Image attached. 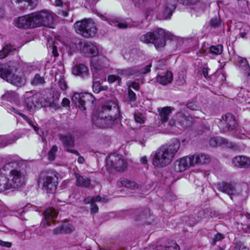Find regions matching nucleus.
<instances>
[{
    "instance_id": "6e6552de",
    "label": "nucleus",
    "mask_w": 250,
    "mask_h": 250,
    "mask_svg": "<svg viewBox=\"0 0 250 250\" xmlns=\"http://www.w3.org/2000/svg\"><path fill=\"white\" fill-rule=\"evenodd\" d=\"M95 101L94 96L90 93H75L72 97V101L80 109L86 110V104H92Z\"/></svg>"
},
{
    "instance_id": "13d9d810",
    "label": "nucleus",
    "mask_w": 250,
    "mask_h": 250,
    "mask_svg": "<svg viewBox=\"0 0 250 250\" xmlns=\"http://www.w3.org/2000/svg\"><path fill=\"white\" fill-rule=\"evenodd\" d=\"M0 246L7 248H10L12 246V244L10 242H4L0 240Z\"/></svg>"
},
{
    "instance_id": "2eb2a0df",
    "label": "nucleus",
    "mask_w": 250,
    "mask_h": 250,
    "mask_svg": "<svg viewBox=\"0 0 250 250\" xmlns=\"http://www.w3.org/2000/svg\"><path fill=\"white\" fill-rule=\"evenodd\" d=\"M218 189L219 191L229 195H238L242 192V189L239 185L226 182L219 183Z\"/></svg>"
},
{
    "instance_id": "7c9ffc66",
    "label": "nucleus",
    "mask_w": 250,
    "mask_h": 250,
    "mask_svg": "<svg viewBox=\"0 0 250 250\" xmlns=\"http://www.w3.org/2000/svg\"><path fill=\"white\" fill-rule=\"evenodd\" d=\"M176 118L178 122L184 126H188L189 125V123H188V117L185 118V115L182 112H179L177 113Z\"/></svg>"
},
{
    "instance_id": "5701e85b",
    "label": "nucleus",
    "mask_w": 250,
    "mask_h": 250,
    "mask_svg": "<svg viewBox=\"0 0 250 250\" xmlns=\"http://www.w3.org/2000/svg\"><path fill=\"white\" fill-rule=\"evenodd\" d=\"M139 68L138 66H133L124 69H117V74L125 77H130L134 74L138 73Z\"/></svg>"
},
{
    "instance_id": "2f4dec72",
    "label": "nucleus",
    "mask_w": 250,
    "mask_h": 250,
    "mask_svg": "<svg viewBox=\"0 0 250 250\" xmlns=\"http://www.w3.org/2000/svg\"><path fill=\"white\" fill-rule=\"evenodd\" d=\"M3 97L10 102L15 101L19 98L18 94L14 91H8L3 95Z\"/></svg>"
},
{
    "instance_id": "c9c22d12",
    "label": "nucleus",
    "mask_w": 250,
    "mask_h": 250,
    "mask_svg": "<svg viewBox=\"0 0 250 250\" xmlns=\"http://www.w3.org/2000/svg\"><path fill=\"white\" fill-rule=\"evenodd\" d=\"M15 113H16L17 114H19V115L20 116H21V117H22V118L24 120H25V121H26L28 123V124H29L30 125L32 126L33 127V128H34V129L35 130V131H37L39 130V128H38L37 126H36L32 124V122L31 120H30V119L27 117V116H26L25 115H24V114H22V113H20V112H18V111H16V112L15 111Z\"/></svg>"
},
{
    "instance_id": "473e14b6",
    "label": "nucleus",
    "mask_w": 250,
    "mask_h": 250,
    "mask_svg": "<svg viewBox=\"0 0 250 250\" xmlns=\"http://www.w3.org/2000/svg\"><path fill=\"white\" fill-rule=\"evenodd\" d=\"M223 51V47L221 44L212 45L210 47V53L216 55L221 54Z\"/></svg>"
},
{
    "instance_id": "603ef678",
    "label": "nucleus",
    "mask_w": 250,
    "mask_h": 250,
    "mask_svg": "<svg viewBox=\"0 0 250 250\" xmlns=\"http://www.w3.org/2000/svg\"><path fill=\"white\" fill-rule=\"evenodd\" d=\"M151 66V64H149L146 65L145 67L142 68V69H139V72L138 73L142 74L147 73V72L150 71Z\"/></svg>"
},
{
    "instance_id": "774afa93",
    "label": "nucleus",
    "mask_w": 250,
    "mask_h": 250,
    "mask_svg": "<svg viewBox=\"0 0 250 250\" xmlns=\"http://www.w3.org/2000/svg\"><path fill=\"white\" fill-rule=\"evenodd\" d=\"M62 4V1L61 0H56L54 1V5L57 6H61Z\"/></svg>"
},
{
    "instance_id": "4be33fe9",
    "label": "nucleus",
    "mask_w": 250,
    "mask_h": 250,
    "mask_svg": "<svg viewBox=\"0 0 250 250\" xmlns=\"http://www.w3.org/2000/svg\"><path fill=\"white\" fill-rule=\"evenodd\" d=\"M173 110L174 108L170 106H166L158 109L159 119L163 124L168 121L169 115Z\"/></svg>"
},
{
    "instance_id": "09e8293b",
    "label": "nucleus",
    "mask_w": 250,
    "mask_h": 250,
    "mask_svg": "<svg viewBox=\"0 0 250 250\" xmlns=\"http://www.w3.org/2000/svg\"><path fill=\"white\" fill-rule=\"evenodd\" d=\"M235 249L236 250H249V249L241 242L237 243Z\"/></svg>"
},
{
    "instance_id": "423d86ee",
    "label": "nucleus",
    "mask_w": 250,
    "mask_h": 250,
    "mask_svg": "<svg viewBox=\"0 0 250 250\" xmlns=\"http://www.w3.org/2000/svg\"><path fill=\"white\" fill-rule=\"evenodd\" d=\"M165 30L159 29L141 36L140 40L145 43H153L156 48H158L165 45Z\"/></svg>"
},
{
    "instance_id": "79ce46f5",
    "label": "nucleus",
    "mask_w": 250,
    "mask_h": 250,
    "mask_svg": "<svg viewBox=\"0 0 250 250\" xmlns=\"http://www.w3.org/2000/svg\"><path fill=\"white\" fill-rule=\"evenodd\" d=\"M225 236L224 234L217 232L215 234L212 238V243L214 245L218 241H220L224 239Z\"/></svg>"
},
{
    "instance_id": "aec40b11",
    "label": "nucleus",
    "mask_w": 250,
    "mask_h": 250,
    "mask_svg": "<svg viewBox=\"0 0 250 250\" xmlns=\"http://www.w3.org/2000/svg\"><path fill=\"white\" fill-rule=\"evenodd\" d=\"M233 165L238 167H248L250 166V160L246 157L238 156L232 160Z\"/></svg>"
},
{
    "instance_id": "7ed1b4c3",
    "label": "nucleus",
    "mask_w": 250,
    "mask_h": 250,
    "mask_svg": "<svg viewBox=\"0 0 250 250\" xmlns=\"http://www.w3.org/2000/svg\"><path fill=\"white\" fill-rule=\"evenodd\" d=\"M11 164H6L0 169V192L13 191L24 184V176L20 170L10 169L8 176L4 173L9 170Z\"/></svg>"
},
{
    "instance_id": "9d476101",
    "label": "nucleus",
    "mask_w": 250,
    "mask_h": 250,
    "mask_svg": "<svg viewBox=\"0 0 250 250\" xmlns=\"http://www.w3.org/2000/svg\"><path fill=\"white\" fill-rule=\"evenodd\" d=\"M222 119L218 123V126L220 130L223 132H227L234 129L237 123L235 117L231 113H227L222 116Z\"/></svg>"
},
{
    "instance_id": "f8f14e48",
    "label": "nucleus",
    "mask_w": 250,
    "mask_h": 250,
    "mask_svg": "<svg viewBox=\"0 0 250 250\" xmlns=\"http://www.w3.org/2000/svg\"><path fill=\"white\" fill-rule=\"evenodd\" d=\"M39 184L47 193H53L55 192L58 185L57 178L55 175L54 176H45L42 177L39 179Z\"/></svg>"
},
{
    "instance_id": "1a4fd4ad",
    "label": "nucleus",
    "mask_w": 250,
    "mask_h": 250,
    "mask_svg": "<svg viewBox=\"0 0 250 250\" xmlns=\"http://www.w3.org/2000/svg\"><path fill=\"white\" fill-rule=\"evenodd\" d=\"M12 69L9 65L8 72L5 73L6 74H4L2 79L17 87H21L24 85L26 83L25 75L19 71H17L15 74H12Z\"/></svg>"
},
{
    "instance_id": "4468645a",
    "label": "nucleus",
    "mask_w": 250,
    "mask_h": 250,
    "mask_svg": "<svg viewBox=\"0 0 250 250\" xmlns=\"http://www.w3.org/2000/svg\"><path fill=\"white\" fill-rule=\"evenodd\" d=\"M193 166L190 155L176 160L173 164V169L177 172H182Z\"/></svg>"
},
{
    "instance_id": "c756f323",
    "label": "nucleus",
    "mask_w": 250,
    "mask_h": 250,
    "mask_svg": "<svg viewBox=\"0 0 250 250\" xmlns=\"http://www.w3.org/2000/svg\"><path fill=\"white\" fill-rule=\"evenodd\" d=\"M45 83L44 77L41 76L39 74H36L32 80L31 81V83L33 85H43Z\"/></svg>"
},
{
    "instance_id": "49530a36",
    "label": "nucleus",
    "mask_w": 250,
    "mask_h": 250,
    "mask_svg": "<svg viewBox=\"0 0 250 250\" xmlns=\"http://www.w3.org/2000/svg\"><path fill=\"white\" fill-rule=\"evenodd\" d=\"M58 83L59 86L62 90H65L67 88V83L63 78H60Z\"/></svg>"
},
{
    "instance_id": "bf43d9fd",
    "label": "nucleus",
    "mask_w": 250,
    "mask_h": 250,
    "mask_svg": "<svg viewBox=\"0 0 250 250\" xmlns=\"http://www.w3.org/2000/svg\"><path fill=\"white\" fill-rule=\"evenodd\" d=\"M93 199L94 198H93V196L87 197L84 199V203L86 204H88L89 203H91V204L92 203H94Z\"/></svg>"
},
{
    "instance_id": "680f3d73",
    "label": "nucleus",
    "mask_w": 250,
    "mask_h": 250,
    "mask_svg": "<svg viewBox=\"0 0 250 250\" xmlns=\"http://www.w3.org/2000/svg\"><path fill=\"white\" fill-rule=\"evenodd\" d=\"M52 53L54 57H58L59 56V53L57 51V47L55 45H53L52 47Z\"/></svg>"
},
{
    "instance_id": "393cba45",
    "label": "nucleus",
    "mask_w": 250,
    "mask_h": 250,
    "mask_svg": "<svg viewBox=\"0 0 250 250\" xmlns=\"http://www.w3.org/2000/svg\"><path fill=\"white\" fill-rule=\"evenodd\" d=\"M58 136L60 140L62 142V145L65 147H72L74 146V140L71 135L68 134L67 135H64L62 134H60Z\"/></svg>"
},
{
    "instance_id": "338daca9",
    "label": "nucleus",
    "mask_w": 250,
    "mask_h": 250,
    "mask_svg": "<svg viewBox=\"0 0 250 250\" xmlns=\"http://www.w3.org/2000/svg\"><path fill=\"white\" fill-rule=\"evenodd\" d=\"M244 71V73L248 77H250V66L248 68H247L243 70Z\"/></svg>"
},
{
    "instance_id": "58836bf2",
    "label": "nucleus",
    "mask_w": 250,
    "mask_h": 250,
    "mask_svg": "<svg viewBox=\"0 0 250 250\" xmlns=\"http://www.w3.org/2000/svg\"><path fill=\"white\" fill-rule=\"evenodd\" d=\"M188 108L192 110H198L200 109V107L196 102H189L187 104Z\"/></svg>"
},
{
    "instance_id": "37998d69",
    "label": "nucleus",
    "mask_w": 250,
    "mask_h": 250,
    "mask_svg": "<svg viewBox=\"0 0 250 250\" xmlns=\"http://www.w3.org/2000/svg\"><path fill=\"white\" fill-rule=\"evenodd\" d=\"M63 233H69L73 231V228L69 224H63L61 226Z\"/></svg>"
},
{
    "instance_id": "4c0bfd02",
    "label": "nucleus",
    "mask_w": 250,
    "mask_h": 250,
    "mask_svg": "<svg viewBox=\"0 0 250 250\" xmlns=\"http://www.w3.org/2000/svg\"><path fill=\"white\" fill-rule=\"evenodd\" d=\"M250 30V27L249 26L247 25L243 26V27L240 29L239 34L240 37L242 38H245L248 33H249Z\"/></svg>"
},
{
    "instance_id": "e433bc0d",
    "label": "nucleus",
    "mask_w": 250,
    "mask_h": 250,
    "mask_svg": "<svg viewBox=\"0 0 250 250\" xmlns=\"http://www.w3.org/2000/svg\"><path fill=\"white\" fill-rule=\"evenodd\" d=\"M108 81L109 83H113L116 81L118 82L119 85H120L122 83V79L118 76L114 75H110L108 76Z\"/></svg>"
},
{
    "instance_id": "dca6fc26",
    "label": "nucleus",
    "mask_w": 250,
    "mask_h": 250,
    "mask_svg": "<svg viewBox=\"0 0 250 250\" xmlns=\"http://www.w3.org/2000/svg\"><path fill=\"white\" fill-rule=\"evenodd\" d=\"M73 74L83 78H85L89 75V71L87 66L83 63L76 64L72 68Z\"/></svg>"
},
{
    "instance_id": "5fc2aeb1",
    "label": "nucleus",
    "mask_w": 250,
    "mask_h": 250,
    "mask_svg": "<svg viewBox=\"0 0 250 250\" xmlns=\"http://www.w3.org/2000/svg\"><path fill=\"white\" fill-rule=\"evenodd\" d=\"M134 119L135 121L138 123L142 124L144 122V120L142 117L141 115L139 114H134Z\"/></svg>"
},
{
    "instance_id": "a211bd4d",
    "label": "nucleus",
    "mask_w": 250,
    "mask_h": 250,
    "mask_svg": "<svg viewBox=\"0 0 250 250\" xmlns=\"http://www.w3.org/2000/svg\"><path fill=\"white\" fill-rule=\"evenodd\" d=\"M209 144L213 147H216L224 145L225 146L235 149L236 146L231 142H228L226 139L220 137L211 138L209 141Z\"/></svg>"
},
{
    "instance_id": "f3484780",
    "label": "nucleus",
    "mask_w": 250,
    "mask_h": 250,
    "mask_svg": "<svg viewBox=\"0 0 250 250\" xmlns=\"http://www.w3.org/2000/svg\"><path fill=\"white\" fill-rule=\"evenodd\" d=\"M44 220L42 222V227L44 228L51 225V222H54L57 216V212L52 208H48L43 213Z\"/></svg>"
},
{
    "instance_id": "69168bd1",
    "label": "nucleus",
    "mask_w": 250,
    "mask_h": 250,
    "mask_svg": "<svg viewBox=\"0 0 250 250\" xmlns=\"http://www.w3.org/2000/svg\"><path fill=\"white\" fill-rule=\"evenodd\" d=\"M117 26L119 28L125 29L127 27V24L125 23H119Z\"/></svg>"
},
{
    "instance_id": "c03bdc74",
    "label": "nucleus",
    "mask_w": 250,
    "mask_h": 250,
    "mask_svg": "<svg viewBox=\"0 0 250 250\" xmlns=\"http://www.w3.org/2000/svg\"><path fill=\"white\" fill-rule=\"evenodd\" d=\"M101 89V84L99 81H95L94 80L93 82V90L94 92L98 93Z\"/></svg>"
},
{
    "instance_id": "0eeeda50",
    "label": "nucleus",
    "mask_w": 250,
    "mask_h": 250,
    "mask_svg": "<svg viewBox=\"0 0 250 250\" xmlns=\"http://www.w3.org/2000/svg\"><path fill=\"white\" fill-rule=\"evenodd\" d=\"M36 27L41 26H49L52 24L55 15L48 10H42L33 13Z\"/></svg>"
},
{
    "instance_id": "de8ad7c7",
    "label": "nucleus",
    "mask_w": 250,
    "mask_h": 250,
    "mask_svg": "<svg viewBox=\"0 0 250 250\" xmlns=\"http://www.w3.org/2000/svg\"><path fill=\"white\" fill-rule=\"evenodd\" d=\"M165 250H179V246L174 242H172L169 246L166 247Z\"/></svg>"
},
{
    "instance_id": "3c124183",
    "label": "nucleus",
    "mask_w": 250,
    "mask_h": 250,
    "mask_svg": "<svg viewBox=\"0 0 250 250\" xmlns=\"http://www.w3.org/2000/svg\"><path fill=\"white\" fill-rule=\"evenodd\" d=\"M220 22V20L219 19H218L217 18L212 19L210 21V25L212 26L215 27L219 24Z\"/></svg>"
},
{
    "instance_id": "412c9836",
    "label": "nucleus",
    "mask_w": 250,
    "mask_h": 250,
    "mask_svg": "<svg viewBox=\"0 0 250 250\" xmlns=\"http://www.w3.org/2000/svg\"><path fill=\"white\" fill-rule=\"evenodd\" d=\"M193 166L195 164H204L210 161V157L205 154L190 155Z\"/></svg>"
},
{
    "instance_id": "a878e982",
    "label": "nucleus",
    "mask_w": 250,
    "mask_h": 250,
    "mask_svg": "<svg viewBox=\"0 0 250 250\" xmlns=\"http://www.w3.org/2000/svg\"><path fill=\"white\" fill-rule=\"evenodd\" d=\"M117 185L119 187L124 186L131 189H135L138 188V185L134 181L127 179H121L117 182Z\"/></svg>"
},
{
    "instance_id": "20e7f679",
    "label": "nucleus",
    "mask_w": 250,
    "mask_h": 250,
    "mask_svg": "<svg viewBox=\"0 0 250 250\" xmlns=\"http://www.w3.org/2000/svg\"><path fill=\"white\" fill-rule=\"evenodd\" d=\"M76 32L85 38L93 37L96 32V25L91 19H84L74 23Z\"/></svg>"
},
{
    "instance_id": "e2e57ef3",
    "label": "nucleus",
    "mask_w": 250,
    "mask_h": 250,
    "mask_svg": "<svg viewBox=\"0 0 250 250\" xmlns=\"http://www.w3.org/2000/svg\"><path fill=\"white\" fill-rule=\"evenodd\" d=\"M93 202L95 203V202H105L104 198H102L100 196L96 197H93Z\"/></svg>"
},
{
    "instance_id": "4d7b16f0",
    "label": "nucleus",
    "mask_w": 250,
    "mask_h": 250,
    "mask_svg": "<svg viewBox=\"0 0 250 250\" xmlns=\"http://www.w3.org/2000/svg\"><path fill=\"white\" fill-rule=\"evenodd\" d=\"M53 231V233L56 235L60 234L61 233H63V230H62V229L61 228V226L57 227L56 229H54Z\"/></svg>"
},
{
    "instance_id": "f03ea898",
    "label": "nucleus",
    "mask_w": 250,
    "mask_h": 250,
    "mask_svg": "<svg viewBox=\"0 0 250 250\" xmlns=\"http://www.w3.org/2000/svg\"><path fill=\"white\" fill-rule=\"evenodd\" d=\"M180 147V143L176 138L161 146L152 157L153 166L156 168H162L168 165L172 161Z\"/></svg>"
},
{
    "instance_id": "c85d7f7f",
    "label": "nucleus",
    "mask_w": 250,
    "mask_h": 250,
    "mask_svg": "<svg viewBox=\"0 0 250 250\" xmlns=\"http://www.w3.org/2000/svg\"><path fill=\"white\" fill-rule=\"evenodd\" d=\"M149 215V212L147 210H137L135 211L134 218L136 221H142L146 220Z\"/></svg>"
},
{
    "instance_id": "f257e3e1",
    "label": "nucleus",
    "mask_w": 250,
    "mask_h": 250,
    "mask_svg": "<svg viewBox=\"0 0 250 250\" xmlns=\"http://www.w3.org/2000/svg\"><path fill=\"white\" fill-rule=\"evenodd\" d=\"M120 114L119 106L117 100L105 103L101 109L93 116V123L96 126L104 128L111 126Z\"/></svg>"
},
{
    "instance_id": "6ab92c4d",
    "label": "nucleus",
    "mask_w": 250,
    "mask_h": 250,
    "mask_svg": "<svg viewBox=\"0 0 250 250\" xmlns=\"http://www.w3.org/2000/svg\"><path fill=\"white\" fill-rule=\"evenodd\" d=\"M82 51L89 57L96 56L98 54L97 47L91 42H86L82 48Z\"/></svg>"
},
{
    "instance_id": "ddd939ff",
    "label": "nucleus",
    "mask_w": 250,
    "mask_h": 250,
    "mask_svg": "<svg viewBox=\"0 0 250 250\" xmlns=\"http://www.w3.org/2000/svg\"><path fill=\"white\" fill-rule=\"evenodd\" d=\"M14 24L19 28L36 27L33 13L15 19Z\"/></svg>"
},
{
    "instance_id": "bb28decb",
    "label": "nucleus",
    "mask_w": 250,
    "mask_h": 250,
    "mask_svg": "<svg viewBox=\"0 0 250 250\" xmlns=\"http://www.w3.org/2000/svg\"><path fill=\"white\" fill-rule=\"evenodd\" d=\"M76 178V185L79 187L88 188L90 185L91 181L88 178H84L79 174H75Z\"/></svg>"
},
{
    "instance_id": "0e129e2a",
    "label": "nucleus",
    "mask_w": 250,
    "mask_h": 250,
    "mask_svg": "<svg viewBox=\"0 0 250 250\" xmlns=\"http://www.w3.org/2000/svg\"><path fill=\"white\" fill-rule=\"evenodd\" d=\"M97 15L104 21H109V18L107 17V16H106V14L103 15L101 13H98Z\"/></svg>"
},
{
    "instance_id": "a19ab883",
    "label": "nucleus",
    "mask_w": 250,
    "mask_h": 250,
    "mask_svg": "<svg viewBox=\"0 0 250 250\" xmlns=\"http://www.w3.org/2000/svg\"><path fill=\"white\" fill-rule=\"evenodd\" d=\"M126 85L128 86V88L131 89V88H132L135 90H138L140 88V85L138 83L131 81H128Z\"/></svg>"
},
{
    "instance_id": "f704fd0d",
    "label": "nucleus",
    "mask_w": 250,
    "mask_h": 250,
    "mask_svg": "<svg viewBox=\"0 0 250 250\" xmlns=\"http://www.w3.org/2000/svg\"><path fill=\"white\" fill-rule=\"evenodd\" d=\"M238 63L239 67H241L242 70H244L250 66L247 59L242 57L238 58Z\"/></svg>"
},
{
    "instance_id": "8fccbe9b",
    "label": "nucleus",
    "mask_w": 250,
    "mask_h": 250,
    "mask_svg": "<svg viewBox=\"0 0 250 250\" xmlns=\"http://www.w3.org/2000/svg\"><path fill=\"white\" fill-rule=\"evenodd\" d=\"M20 137H21L16 138V137H12L11 138H8V139L5 138L4 141H5L6 143H5V144L3 146H5L9 144H11L15 143L16 141V140Z\"/></svg>"
},
{
    "instance_id": "864d4df0",
    "label": "nucleus",
    "mask_w": 250,
    "mask_h": 250,
    "mask_svg": "<svg viewBox=\"0 0 250 250\" xmlns=\"http://www.w3.org/2000/svg\"><path fill=\"white\" fill-rule=\"evenodd\" d=\"M13 49V47L11 45H7L3 47L2 50L5 52L7 55L11 52Z\"/></svg>"
},
{
    "instance_id": "a18cd8bd",
    "label": "nucleus",
    "mask_w": 250,
    "mask_h": 250,
    "mask_svg": "<svg viewBox=\"0 0 250 250\" xmlns=\"http://www.w3.org/2000/svg\"><path fill=\"white\" fill-rule=\"evenodd\" d=\"M128 100L130 102H134L136 100L135 93L130 88H128Z\"/></svg>"
},
{
    "instance_id": "6e6d98bb",
    "label": "nucleus",
    "mask_w": 250,
    "mask_h": 250,
    "mask_svg": "<svg viewBox=\"0 0 250 250\" xmlns=\"http://www.w3.org/2000/svg\"><path fill=\"white\" fill-rule=\"evenodd\" d=\"M91 212L92 213H97L99 210V208L95 203H92L91 204Z\"/></svg>"
},
{
    "instance_id": "052dcab7",
    "label": "nucleus",
    "mask_w": 250,
    "mask_h": 250,
    "mask_svg": "<svg viewBox=\"0 0 250 250\" xmlns=\"http://www.w3.org/2000/svg\"><path fill=\"white\" fill-rule=\"evenodd\" d=\"M70 101L69 99L67 98H63L62 99V105L63 107H66L68 106L69 105Z\"/></svg>"
},
{
    "instance_id": "b1692460",
    "label": "nucleus",
    "mask_w": 250,
    "mask_h": 250,
    "mask_svg": "<svg viewBox=\"0 0 250 250\" xmlns=\"http://www.w3.org/2000/svg\"><path fill=\"white\" fill-rule=\"evenodd\" d=\"M173 75L171 72L167 71L163 75H159L157 77V81L161 84L167 85L171 83Z\"/></svg>"
},
{
    "instance_id": "9b49d317",
    "label": "nucleus",
    "mask_w": 250,
    "mask_h": 250,
    "mask_svg": "<svg viewBox=\"0 0 250 250\" xmlns=\"http://www.w3.org/2000/svg\"><path fill=\"white\" fill-rule=\"evenodd\" d=\"M107 165L117 171L123 172L127 167V163L121 155L113 154L109 156Z\"/></svg>"
},
{
    "instance_id": "ea45409f",
    "label": "nucleus",
    "mask_w": 250,
    "mask_h": 250,
    "mask_svg": "<svg viewBox=\"0 0 250 250\" xmlns=\"http://www.w3.org/2000/svg\"><path fill=\"white\" fill-rule=\"evenodd\" d=\"M9 65L8 64H0V76L3 78L5 73H7L8 71V67Z\"/></svg>"
},
{
    "instance_id": "72a5a7b5",
    "label": "nucleus",
    "mask_w": 250,
    "mask_h": 250,
    "mask_svg": "<svg viewBox=\"0 0 250 250\" xmlns=\"http://www.w3.org/2000/svg\"><path fill=\"white\" fill-rule=\"evenodd\" d=\"M58 151V147L56 145L52 146L48 153V159L50 161H54L56 158V154Z\"/></svg>"
},
{
    "instance_id": "39448f33",
    "label": "nucleus",
    "mask_w": 250,
    "mask_h": 250,
    "mask_svg": "<svg viewBox=\"0 0 250 250\" xmlns=\"http://www.w3.org/2000/svg\"><path fill=\"white\" fill-rule=\"evenodd\" d=\"M24 97V105L30 111H34L46 105V99L42 93L32 94L31 92L28 91L25 93Z\"/></svg>"
},
{
    "instance_id": "cd10ccee",
    "label": "nucleus",
    "mask_w": 250,
    "mask_h": 250,
    "mask_svg": "<svg viewBox=\"0 0 250 250\" xmlns=\"http://www.w3.org/2000/svg\"><path fill=\"white\" fill-rule=\"evenodd\" d=\"M15 2L18 4L23 3V5H21L22 8L29 10L34 9L37 5V2L35 0H16Z\"/></svg>"
}]
</instances>
